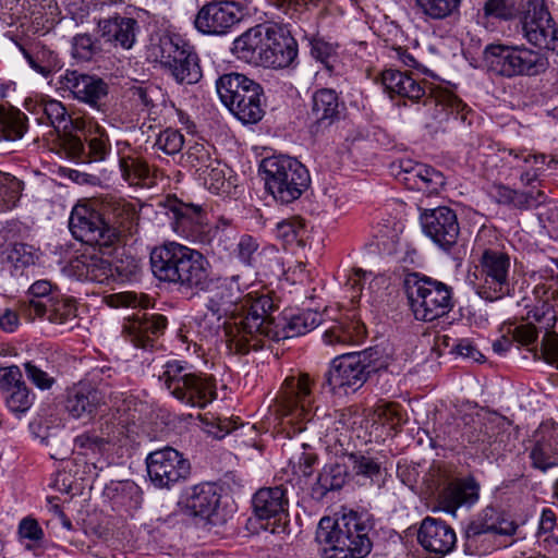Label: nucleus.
Wrapping results in <instances>:
<instances>
[{
  "label": "nucleus",
  "instance_id": "55",
  "mask_svg": "<svg viewBox=\"0 0 558 558\" xmlns=\"http://www.w3.org/2000/svg\"><path fill=\"white\" fill-rule=\"evenodd\" d=\"M461 0H416L422 12L434 20H444L458 11Z\"/></svg>",
  "mask_w": 558,
  "mask_h": 558
},
{
  "label": "nucleus",
  "instance_id": "7",
  "mask_svg": "<svg viewBox=\"0 0 558 558\" xmlns=\"http://www.w3.org/2000/svg\"><path fill=\"white\" fill-rule=\"evenodd\" d=\"M484 59L490 73L505 78L538 76L549 66L543 51L524 45H489L485 48Z\"/></svg>",
  "mask_w": 558,
  "mask_h": 558
},
{
  "label": "nucleus",
  "instance_id": "48",
  "mask_svg": "<svg viewBox=\"0 0 558 558\" xmlns=\"http://www.w3.org/2000/svg\"><path fill=\"white\" fill-rule=\"evenodd\" d=\"M310 45L312 57L324 65L330 76L342 74V64L339 60L337 46L323 38H313Z\"/></svg>",
  "mask_w": 558,
  "mask_h": 558
},
{
  "label": "nucleus",
  "instance_id": "30",
  "mask_svg": "<svg viewBox=\"0 0 558 558\" xmlns=\"http://www.w3.org/2000/svg\"><path fill=\"white\" fill-rule=\"evenodd\" d=\"M60 88L70 92L74 98L93 107H99L107 96V84L95 76L66 70L59 77Z\"/></svg>",
  "mask_w": 558,
  "mask_h": 558
},
{
  "label": "nucleus",
  "instance_id": "13",
  "mask_svg": "<svg viewBox=\"0 0 558 558\" xmlns=\"http://www.w3.org/2000/svg\"><path fill=\"white\" fill-rule=\"evenodd\" d=\"M425 482L430 490H438V505L441 510L456 515L460 507H472L480 498V484L473 477L451 480L445 466H433Z\"/></svg>",
  "mask_w": 558,
  "mask_h": 558
},
{
  "label": "nucleus",
  "instance_id": "17",
  "mask_svg": "<svg viewBox=\"0 0 558 558\" xmlns=\"http://www.w3.org/2000/svg\"><path fill=\"white\" fill-rule=\"evenodd\" d=\"M166 207L173 232L195 243L207 241V214L203 206L173 198L167 201Z\"/></svg>",
  "mask_w": 558,
  "mask_h": 558
},
{
  "label": "nucleus",
  "instance_id": "21",
  "mask_svg": "<svg viewBox=\"0 0 558 558\" xmlns=\"http://www.w3.org/2000/svg\"><path fill=\"white\" fill-rule=\"evenodd\" d=\"M0 392L7 408L16 416L25 414L35 402V393L23 380L17 365L0 367Z\"/></svg>",
  "mask_w": 558,
  "mask_h": 558
},
{
  "label": "nucleus",
  "instance_id": "44",
  "mask_svg": "<svg viewBox=\"0 0 558 558\" xmlns=\"http://www.w3.org/2000/svg\"><path fill=\"white\" fill-rule=\"evenodd\" d=\"M27 130V117L13 106L0 105V141L21 140Z\"/></svg>",
  "mask_w": 558,
  "mask_h": 558
},
{
  "label": "nucleus",
  "instance_id": "19",
  "mask_svg": "<svg viewBox=\"0 0 558 558\" xmlns=\"http://www.w3.org/2000/svg\"><path fill=\"white\" fill-rule=\"evenodd\" d=\"M421 225L424 233L442 250L449 251L457 243L460 227L451 208L439 206L424 210L421 214Z\"/></svg>",
  "mask_w": 558,
  "mask_h": 558
},
{
  "label": "nucleus",
  "instance_id": "5",
  "mask_svg": "<svg viewBox=\"0 0 558 558\" xmlns=\"http://www.w3.org/2000/svg\"><path fill=\"white\" fill-rule=\"evenodd\" d=\"M314 381L308 374L289 376L276 397L275 413L278 426L287 437L292 438L305 429L311 420L314 404Z\"/></svg>",
  "mask_w": 558,
  "mask_h": 558
},
{
  "label": "nucleus",
  "instance_id": "56",
  "mask_svg": "<svg viewBox=\"0 0 558 558\" xmlns=\"http://www.w3.org/2000/svg\"><path fill=\"white\" fill-rule=\"evenodd\" d=\"M432 95L426 98L425 105L434 102L436 106H441L450 113H462L466 105L452 92L444 88H435L430 90Z\"/></svg>",
  "mask_w": 558,
  "mask_h": 558
},
{
  "label": "nucleus",
  "instance_id": "35",
  "mask_svg": "<svg viewBox=\"0 0 558 558\" xmlns=\"http://www.w3.org/2000/svg\"><path fill=\"white\" fill-rule=\"evenodd\" d=\"M104 404L105 395L89 383L81 381L66 392L65 409L74 418L89 417Z\"/></svg>",
  "mask_w": 558,
  "mask_h": 558
},
{
  "label": "nucleus",
  "instance_id": "64",
  "mask_svg": "<svg viewBox=\"0 0 558 558\" xmlns=\"http://www.w3.org/2000/svg\"><path fill=\"white\" fill-rule=\"evenodd\" d=\"M113 496L114 504L126 507L137 508L141 504L140 487L132 482L119 484Z\"/></svg>",
  "mask_w": 558,
  "mask_h": 558
},
{
  "label": "nucleus",
  "instance_id": "29",
  "mask_svg": "<svg viewBox=\"0 0 558 558\" xmlns=\"http://www.w3.org/2000/svg\"><path fill=\"white\" fill-rule=\"evenodd\" d=\"M344 108V104L335 89L319 88L315 90L308 112L312 132L319 133L338 122Z\"/></svg>",
  "mask_w": 558,
  "mask_h": 558
},
{
  "label": "nucleus",
  "instance_id": "8",
  "mask_svg": "<svg viewBox=\"0 0 558 558\" xmlns=\"http://www.w3.org/2000/svg\"><path fill=\"white\" fill-rule=\"evenodd\" d=\"M404 289L410 308L417 320L433 322L453 307L452 288L417 272L409 274Z\"/></svg>",
  "mask_w": 558,
  "mask_h": 558
},
{
  "label": "nucleus",
  "instance_id": "63",
  "mask_svg": "<svg viewBox=\"0 0 558 558\" xmlns=\"http://www.w3.org/2000/svg\"><path fill=\"white\" fill-rule=\"evenodd\" d=\"M509 155L513 156L514 167L523 166L525 169H530L531 171H535L536 175L539 177L544 171V166L546 163L545 155H534L526 150H514L510 149Z\"/></svg>",
  "mask_w": 558,
  "mask_h": 558
},
{
  "label": "nucleus",
  "instance_id": "42",
  "mask_svg": "<svg viewBox=\"0 0 558 558\" xmlns=\"http://www.w3.org/2000/svg\"><path fill=\"white\" fill-rule=\"evenodd\" d=\"M267 27L258 25L250 28L233 41L232 51L238 59L253 64H262Z\"/></svg>",
  "mask_w": 558,
  "mask_h": 558
},
{
  "label": "nucleus",
  "instance_id": "62",
  "mask_svg": "<svg viewBox=\"0 0 558 558\" xmlns=\"http://www.w3.org/2000/svg\"><path fill=\"white\" fill-rule=\"evenodd\" d=\"M305 233V228L299 217H291L277 223L276 236L287 243L301 241Z\"/></svg>",
  "mask_w": 558,
  "mask_h": 558
},
{
  "label": "nucleus",
  "instance_id": "16",
  "mask_svg": "<svg viewBox=\"0 0 558 558\" xmlns=\"http://www.w3.org/2000/svg\"><path fill=\"white\" fill-rule=\"evenodd\" d=\"M69 228L76 240L88 245L109 246L117 239V230L109 228L105 218L86 204L73 207Z\"/></svg>",
  "mask_w": 558,
  "mask_h": 558
},
{
  "label": "nucleus",
  "instance_id": "1",
  "mask_svg": "<svg viewBox=\"0 0 558 558\" xmlns=\"http://www.w3.org/2000/svg\"><path fill=\"white\" fill-rule=\"evenodd\" d=\"M208 298L206 308L218 319L230 317L232 322L225 323L226 341L230 352L245 355L251 351L250 340L255 332L244 328L246 318L251 316L253 305L264 295L254 292L243 294L239 283V276L218 278Z\"/></svg>",
  "mask_w": 558,
  "mask_h": 558
},
{
  "label": "nucleus",
  "instance_id": "38",
  "mask_svg": "<svg viewBox=\"0 0 558 558\" xmlns=\"http://www.w3.org/2000/svg\"><path fill=\"white\" fill-rule=\"evenodd\" d=\"M220 496L214 484L205 483L193 486L186 495L185 507L194 515L215 524L214 517L218 509Z\"/></svg>",
  "mask_w": 558,
  "mask_h": 558
},
{
  "label": "nucleus",
  "instance_id": "22",
  "mask_svg": "<svg viewBox=\"0 0 558 558\" xmlns=\"http://www.w3.org/2000/svg\"><path fill=\"white\" fill-rule=\"evenodd\" d=\"M186 163L195 169L199 180L214 193L225 192L227 184V167L217 158L210 156L209 150L203 144H194L185 153Z\"/></svg>",
  "mask_w": 558,
  "mask_h": 558
},
{
  "label": "nucleus",
  "instance_id": "14",
  "mask_svg": "<svg viewBox=\"0 0 558 558\" xmlns=\"http://www.w3.org/2000/svg\"><path fill=\"white\" fill-rule=\"evenodd\" d=\"M147 475L159 489H171L185 482L191 474V463L179 450L166 446L146 457Z\"/></svg>",
  "mask_w": 558,
  "mask_h": 558
},
{
  "label": "nucleus",
  "instance_id": "10",
  "mask_svg": "<svg viewBox=\"0 0 558 558\" xmlns=\"http://www.w3.org/2000/svg\"><path fill=\"white\" fill-rule=\"evenodd\" d=\"M222 104L241 122L256 123L264 116L263 87L254 80L241 73H228L216 83Z\"/></svg>",
  "mask_w": 558,
  "mask_h": 558
},
{
  "label": "nucleus",
  "instance_id": "20",
  "mask_svg": "<svg viewBox=\"0 0 558 558\" xmlns=\"http://www.w3.org/2000/svg\"><path fill=\"white\" fill-rule=\"evenodd\" d=\"M190 250L191 247L177 242H166L154 247L149 256L153 275L159 281L177 286Z\"/></svg>",
  "mask_w": 558,
  "mask_h": 558
},
{
  "label": "nucleus",
  "instance_id": "24",
  "mask_svg": "<svg viewBox=\"0 0 558 558\" xmlns=\"http://www.w3.org/2000/svg\"><path fill=\"white\" fill-rule=\"evenodd\" d=\"M140 23L129 16L114 14L97 21L96 33L99 39L113 48L131 50L140 34Z\"/></svg>",
  "mask_w": 558,
  "mask_h": 558
},
{
  "label": "nucleus",
  "instance_id": "39",
  "mask_svg": "<svg viewBox=\"0 0 558 558\" xmlns=\"http://www.w3.org/2000/svg\"><path fill=\"white\" fill-rule=\"evenodd\" d=\"M489 194L496 203L520 210L537 207L546 199L544 192L541 190L524 192L501 183L493 184Z\"/></svg>",
  "mask_w": 558,
  "mask_h": 558
},
{
  "label": "nucleus",
  "instance_id": "61",
  "mask_svg": "<svg viewBox=\"0 0 558 558\" xmlns=\"http://www.w3.org/2000/svg\"><path fill=\"white\" fill-rule=\"evenodd\" d=\"M100 52L97 40H94L89 34H80L73 38L72 54L81 61H89L94 56Z\"/></svg>",
  "mask_w": 558,
  "mask_h": 558
},
{
  "label": "nucleus",
  "instance_id": "2",
  "mask_svg": "<svg viewBox=\"0 0 558 558\" xmlns=\"http://www.w3.org/2000/svg\"><path fill=\"white\" fill-rule=\"evenodd\" d=\"M372 524L356 512L332 520L323 518L316 539L323 546L324 558H364L371 553Z\"/></svg>",
  "mask_w": 558,
  "mask_h": 558
},
{
  "label": "nucleus",
  "instance_id": "23",
  "mask_svg": "<svg viewBox=\"0 0 558 558\" xmlns=\"http://www.w3.org/2000/svg\"><path fill=\"white\" fill-rule=\"evenodd\" d=\"M26 109L36 116V120L40 124H48L58 132H63L66 137L72 136L73 131L84 128L82 118H73L64 107V105L51 98H40L31 100L25 104Z\"/></svg>",
  "mask_w": 558,
  "mask_h": 558
},
{
  "label": "nucleus",
  "instance_id": "45",
  "mask_svg": "<svg viewBox=\"0 0 558 558\" xmlns=\"http://www.w3.org/2000/svg\"><path fill=\"white\" fill-rule=\"evenodd\" d=\"M45 305V312L38 314L37 319L48 320L54 325H72L77 316L74 300L60 294Z\"/></svg>",
  "mask_w": 558,
  "mask_h": 558
},
{
  "label": "nucleus",
  "instance_id": "51",
  "mask_svg": "<svg viewBox=\"0 0 558 558\" xmlns=\"http://www.w3.org/2000/svg\"><path fill=\"white\" fill-rule=\"evenodd\" d=\"M365 336V328L359 322L338 323L324 333V341L328 344H344L357 342Z\"/></svg>",
  "mask_w": 558,
  "mask_h": 558
},
{
  "label": "nucleus",
  "instance_id": "59",
  "mask_svg": "<svg viewBox=\"0 0 558 558\" xmlns=\"http://www.w3.org/2000/svg\"><path fill=\"white\" fill-rule=\"evenodd\" d=\"M2 259L15 268H23L34 264V255L31 246L24 243H13L8 245L1 253Z\"/></svg>",
  "mask_w": 558,
  "mask_h": 558
},
{
  "label": "nucleus",
  "instance_id": "36",
  "mask_svg": "<svg viewBox=\"0 0 558 558\" xmlns=\"http://www.w3.org/2000/svg\"><path fill=\"white\" fill-rule=\"evenodd\" d=\"M116 148L119 169L123 180L130 185L144 183L150 174V169L146 160L129 142L118 141Z\"/></svg>",
  "mask_w": 558,
  "mask_h": 558
},
{
  "label": "nucleus",
  "instance_id": "6",
  "mask_svg": "<svg viewBox=\"0 0 558 558\" xmlns=\"http://www.w3.org/2000/svg\"><path fill=\"white\" fill-rule=\"evenodd\" d=\"M158 379L173 398L192 407L205 408L217 398L215 378L195 371L185 361H167L158 374Z\"/></svg>",
  "mask_w": 558,
  "mask_h": 558
},
{
  "label": "nucleus",
  "instance_id": "15",
  "mask_svg": "<svg viewBox=\"0 0 558 558\" xmlns=\"http://www.w3.org/2000/svg\"><path fill=\"white\" fill-rule=\"evenodd\" d=\"M527 2L521 16L523 37L538 48L558 50V24L548 11L545 0H525Z\"/></svg>",
  "mask_w": 558,
  "mask_h": 558
},
{
  "label": "nucleus",
  "instance_id": "50",
  "mask_svg": "<svg viewBox=\"0 0 558 558\" xmlns=\"http://www.w3.org/2000/svg\"><path fill=\"white\" fill-rule=\"evenodd\" d=\"M253 263L257 272L263 276L279 277L284 274L283 257L280 251L274 245H265L255 256Z\"/></svg>",
  "mask_w": 558,
  "mask_h": 558
},
{
  "label": "nucleus",
  "instance_id": "26",
  "mask_svg": "<svg viewBox=\"0 0 558 558\" xmlns=\"http://www.w3.org/2000/svg\"><path fill=\"white\" fill-rule=\"evenodd\" d=\"M66 156L78 163L104 161L111 150V144L106 130L96 125L90 132L87 145L76 136H68L63 141Z\"/></svg>",
  "mask_w": 558,
  "mask_h": 558
},
{
  "label": "nucleus",
  "instance_id": "40",
  "mask_svg": "<svg viewBox=\"0 0 558 558\" xmlns=\"http://www.w3.org/2000/svg\"><path fill=\"white\" fill-rule=\"evenodd\" d=\"M59 293L49 280L35 281L27 291V299L20 301V313L27 322L37 319L38 314L45 312V304Z\"/></svg>",
  "mask_w": 558,
  "mask_h": 558
},
{
  "label": "nucleus",
  "instance_id": "18",
  "mask_svg": "<svg viewBox=\"0 0 558 558\" xmlns=\"http://www.w3.org/2000/svg\"><path fill=\"white\" fill-rule=\"evenodd\" d=\"M242 20V8L238 2L214 0L205 3L197 12L195 28L205 35L221 36L227 34Z\"/></svg>",
  "mask_w": 558,
  "mask_h": 558
},
{
  "label": "nucleus",
  "instance_id": "31",
  "mask_svg": "<svg viewBox=\"0 0 558 558\" xmlns=\"http://www.w3.org/2000/svg\"><path fill=\"white\" fill-rule=\"evenodd\" d=\"M167 327V318L161 314L136 315L123 326V332L135 347L148 349Z\"/></svg>",
  "mask_w": 558,
  "mask_h": 558
},
{
  "label": "nucleus",
  "instance_id": "43",
  "mask_svg": "<svg viewBox=\"0 0 558 558\" xmlns=\"http://www.w3.org/2000/svg\"><path fill=\"white\" fill-rule=\"evenodd\" d=\"M348 476L349 465L343 454L337 461L324 465L317 482L313 485V494L323 498L327 493L342 488Z\"/></svg>",
  "mask_w": 558,
  "mask_h": 558
},
{
  "label": "nucleus",
  "instance_id": "58",
  "mask_svg": "<svg viewBox=\"0 0 558 558\" xmlns=\"http://www.w3.org/2000/svg\"><path fill=\"white\" fill-rule=\"evenodd\" d=\"M129 420L123 418L122 415L119 417L112 415L111 418H106L101 423L99 435L104 440H108V446L120 444L125 436Z\"/></svg>",
  "mask_w": 558,
  "mask_h": 558
},
{
  "label": "nucleus",
  "instance_id": "33",
  "mask_svg": "<svg viewBox=\"0 0 558 558\" xmlns=\"http://www.w3.org/2000/svg\"><path fill=\"white\" fill-rule=\"evenodd\" d=\"M252 507L259 520L275 519L280 522L288 513V489L283 485L262 487L253 495Z\"/></svg>",
  "mask_w": 558,
  "mask_h": 558
},
{
  "label": "nucleus",
  "instance_id": "49",
  "mask_svg": "<svg viewBox=\"0 0 558 558\" xmlns=\"http://www.w3.org/2000/svg\"><path fill=\"white\" fill-rule=\"evenodd\" d=\"M27 379L40 390H49L56 384L54 367L45 359L23 363Z\"/></svg>",
  "mask_w": 558,
  "mask_h": 558
},
{
  "label": "nucleus",
  "instance_id": "11",
  "mask_svg": "<svg viewBox=\"0 0 558 558\" xmlns=\"http://www.w3.org/2000/svg\"><path fill=\"white\" fill-rule=\"evenodd\" d=\"M266 187L282 204L298 199L310 186L307 169L295 158L272 156L263 160Z\"/></svg>",
  "mask_w": 558,
  "mask_h": 558
},
{
  "label": "nucleus",
  "instance_id": "54",
  "mask_svg": "<svg viewBox=\"0 0 558 558\" xmlns=\"http://www.w3.org/2000/svg\"><path fill=\"white\" fill-rule=\"evenodd\" d=\"M526 4L525 0H487L484 11L487 16L508 20L521 15Z\"/></svg>",
  "mask_w": 558,
  "mask_h": 558
},
{
  "label": "nucleus",
  "instance_id": "52",
  "mask_svg": "<svg viewBox=\"0 0 558 558\" xmlns=\"http://www.w3.org/2000/svg\"><path fill=\"white\" fill-rule=\"evenodd\" d=\"M24 183L9 173L0 172V213L14 208L22 195Z\"/></svg>",
  "mask_w": 558,
  "mask_h": 558
},
{
  "label": "nucleus",
  "instance_id": "27",
  "mask_svg": "<svg viewBox=\"0 0 558 558\" xmlns=\"http://www.w3.org/2000/svg\"><path fill=\"white\" fill-rule=\"evenodd\" d=\"M218 281L211 272V265L207 257L199 251L191 248L177 284L179 290L190 291L192 294L208 292Z\"/></svg>",
  "mask_w": 558,
  "mask_h": 558
},
{
  "label": "nucleus",
  "instance_id": "37",
  "mask_svg": "<svg viewBox=\"0 0 558 558\" xmlns=\"http://www.w3.org/2000/svg\"><path fill=\"white\" fill-rule=\"evenodd\" d=\"M380 84L384 90L393 98L395 96L418 101L426 95V88L416 78L407 72L396 69H387L380 74Z\"/></svg>",
  "mask_w": 558,
  "mask_h": 558
},
{
  "label": "nucleus",
  "instance_id": "3",
  "mask_svg": "<svg viewBox=\"0 0 558 558\" xmlns=\"http://www.w3.org/2000/svg\"><path fill=\"white\" fill-rule=\"evenodd\" d=\"M391 356L375 347L343 353L335 357L326 373V384L335 395H349L359 390L372 374L388 369Z\"/></svg>",
  "mask_w": 558,
  "mask_h": 558
},
{
  "label": "nucleus",
  "instance_id": "9",
  "mask_svg": "<svg viewBox=\"0 0 558 558\" xmlns=\"http://www.w3.org/2000/svg\"><path fill=\"white\" fill-rule=\"evenodd\" d=\"M149 51L179 84H196L203 76L195 48L178 34H161Z\"/></svg>",
  "mask_w": 558,
  "mask_h": 558
},
{
  "label": "nucleus",
  "instance_id": "41",
  "mask_svg": "<svg viewBox=\"0 0 558 558\" xmlns=\"http://www.w3.org/2000/svg\"><path fill=\"white\" fill-rule=\"evenodd\" d=\"M72 268L82 280L107 283L114 277L109 259L96 254H83L72 263Z\"/></svg>",
  "mask_w": 558,
  "mask_h": 558
},
{
  "label": "nucleus",
  "instance_id": "28",
  "mask_svg": "<svg viewBox=\"0 0 558 558\" xmlns=\"http://www.w3.org/2000/svg\"><path fill=\"white\" fill-rule=\"evenodd\" d=\"M296 56L298 44L289 32L277 26L267 27L262 65L287 68L294 61Z\"/></svg>",
  "mask_w": 558,
  "mask_h": 558
},
{
  "label": "nucleus",
  "instance_id": "4",
  "mask_svg": "<svg viewBox=\"0 0 558 558\" xmlns=\"http://www.w3.org/2000/svg\"><path fill=\"white\" fill-rule=\"evenodd\" d=\"M274 308L272 300L263 295L252 307V313L244 328L248 332H255L250 340L251 351L264 347V340L279 341L307 333L316 328L322 320L320 314L315 311H304L293 315L284 325L277 324L270 316Z\"/></svg>",
  "mask_w": 558,
  "mask_h": 558
},
{
  "label": "nucleus",
  "instance_id": "25",
  "mask_svg": "<svg viewBox=\"0 0 558 558\" xmlns=\"http://www.w3.org/2000/svg\"><path fill=\"white\" fill-rule=\"evenodd\" d=\"M417 542L425 551L439 558L454 549L457 535L445 521L426 517L420 524Z\"/></svg>",
  "mask_w": 558,
  "mask_h": 558
},
{
  "label": "nucleus",
  "instance_id": "57",
  "mask_svg": "<svg viewBox=\"0 0 558 558\" xmlns=\"http://www.w3.org/2000/svg\"><path fill=\"white\" fill-rule=\"evenodd\" d=\"M530 458L534 468L546 471L558 465V456L554 453L550 445L535 438V445L531 450Z\"/></svg>",
  "mask_w": 558,
  "mask_h": 558
},
{
  "label": "nucleus",
  "instance_id": "12",
  "mask_svg": "<svg viewBox=\"0 0 558 558\" xmlns=\"http://www.w3.org/2000/svg\"><path fill=\"white\" fill-rule=\"evenodd\" d=\"M473 276L477 295L489 302L501 300L513 289L511 258L501 250L485 248Z\"/></svg>",
  "mask_w": 558,
  "mask_h": 558
},
{
  "label": "nucleus",
  "instance_id": "47",
  "mask_svg": "<svg viewBox=\"0 0 558 558\" xmlns=\"http://www.w3.org/2000/svg\"><path fill=\"white\" fill-rule=\"evenodd\" d=\"M17 534L24 547L36 556H40L48 548L44 530L38 521L32 517H25L20 521Z\"/></svg>",
  "mask_w": 558,
  "mask_h": 558
},
{
  "label": "nucleus",
  "instance_id": "34",
  "mask_svg": "<svg viewBox=\"0 0 558 558\" xmlns=\"http://www.w3.org/2000/svg\"><path fill=\"white\" fill-rule=\"evenodd\" d=\"M101 211L109 228L117 230V238L120 233H132L138 221L136 206L125 198L106 195L101 199Z\"/></svg>",
  "mask_w": 558,
  "mask_h": 558
},
{
  "label": "nucleus",
  "instance_id": "53",
  "mask_svg": "<svg viewBox=\"0 0 558 558\" xmlns=\"http://www.w3.org/2000/svg\"><path fill=\"white\" fill-rule=\"evenodd\" d=\"M344 459L349 469H352L356 475L367 477L371 481H375L380 475V463L372 457L352 452L344 454Z\"/></svg>",
  "mask_w": 558,
  "mask_h": 558
},
{
  "label": "nucleus",
  "instance_id": "32",
  "mask_svg": "<svg viewBox=\"0 0 558 558\" xmlns=\"http://www.w3.org/2000/svg\"><path fill=\"white\" fill-rule=\"evenodd\" d=\"M397 179L409 190L436 193L445 184L444 174L435 168L403 160L400 162V171Z\"/></svg>",
  "mask_w": 558,
  "mask_h": 558
},
{
  "label": "nucleus",
  "instance_id": "60",
  "mask_svg": "<svg viewBox=\"0 0 558 558\" xmlns=\"http://www.w3.org/2000/svg\"><path fill=\"white\" fill-rule=\"evenodd\" d=\"M184 145L183 134L174 129H166L159 133L155 146L167 155L179 154Z\"/></svg>",
  "mask_w": 558,
  "mask_h": 558
},
{
  "label": "nucleus",
  "instance_id": "46",
  "mask_svg": "<svg viewBox=\"0 0 558 558\" xmlns=\"http://www.w3.org/2000/svg\"><path fill=\"white\" fill-rule=\"evenodd\" d=\"M284 450L290 452L289 464L294 474L308 477L313 474V468L317 462V454L303 441H291L284 445Z\"/></svg>",
  "mask_w": 558,
  "mask_h": 558
}]
</instances>
